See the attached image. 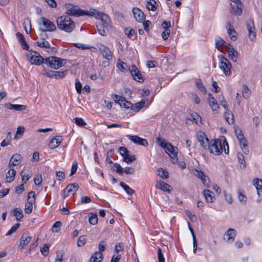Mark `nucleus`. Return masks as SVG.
<instances>
[{
    "label": "nucleus",
    "mask_w": 262,
    "mask_h": 262,
    "mask_svg": "<svg viewBox=\"0 0 262 262\" xmlns=\"http://www.w3.org/2000/svg\"><path fill=\"white\" fill-rule=\"evenodd\" d=\"M207 149L210 153L216 156L220 155L223 150L226 154H228L229 152V145L225 137L223 139L211 140Z\"/></svg>",
    "instance_id": "f257e3e1"
},
{
    "label": "nucleus",
    "mask_w": 262,
    "mask_h": 262,
    "mask_svg": "<svg viewBox=\"0 0 262 262\" xmlns=\"http://www.w3.org/2000/svg\"><path fill=\"white\" fill-rule=\"evenodd\" d=\"M156 143L163 148L165 152L170 157L171 162L176 164L178 162L177 154L178 148L174 147L172 144L166 141V140L158 137L156 139Z\"/></svg>",
    "instance_id": "f03ea898"
},
{
    "label": "nucleus",
    "mask_w": 262,
    "mask_h": 262,
    "mask_svg": "<svg viewBox=\"0 0 262 262\" xmlns=\"http://www.w3.org/2000/svg\"><path fill=\"white\" fill-rule=\"evenodd\" d=\"M58 28L66 32L70 33L75 29V25L73 20L68 16L62 15L56 19Z\"/></svg>",
    "instance_id": "7ed1b4c3"
},
{
    "label": "nucleus",
    "mask_w": 262,
    "mask_h": 262,
    "mask_svg": "<svg viewBox=\"0 0 262 262\" xmlns=\"http://www.w3.org/2000/svg\"><path fill=\"white\" fill-rule=\"evenodd\" d=\"M44 63L49 68L57 70L64 66L66 60L55 56H50L45 58Z\"/></svg>",
    "instance_id": "20e7f679"
},
{
    "label": "nucleus",
    "mask_w": 262,
    "mask_h": 262,
    "mask_svg": "<svg viewBox=\"0 0 262 262\" xmlns=\"http://www.w3.org/2000/svg\"><path fill=\"white\" fill-rule=\"evenodd\" d=\"M82 16L86 15L89 16L95 17L99 19H103L107 23L108 21V16L102 12L97 10L95 9H91L89 11H85L82 10Z\"/></svg>",
    "instance_id": "39448f33"
},
{
    "label": "nucleus",
    "mask_w": 262,
    "mask_h": 262,
    "mask_svg": "<svg viewBox=\"0 0 262 262\" xmlns=\"http://www.w3.org/2000/svg\"><path fill=\"white\" fill-rule=\"evenodd\" d=\"M40 30L43 32H53L56 30L55 24L48 18L42 17L39 19Z\"/></svg>",
    "instance_id": "423d86ee"
},
{
    "label": "nucleus",
    "mask_w": 262,
    "mask_h": 262,
    "mask_svg": "<svg viewBox=\"0 0 262 262\" xmlns=\"http://www.w3.org/2000/svg\"><path fill=\"white\" fill-rule=\"evenodd\" d=\"M220 68L223 70L226 76H230L231 74V64L228 59L224 56L220 57Z\"/></svg>",
    "instance_id": "0eeeda50"
},
{
    "label": "nucleus",
    "mask_w": 262,
    "mask_h": 262,
    "mask_svg": "<svg viewBox=\"0 0 262 262\" xmlns=\"http://www.w3.org/2000/svg\"><path fill=\"white\" fill-rule=\"evenodd\" d=\"M35 194L34 191H30L28 194V199L25 207V211L27 214H30L32 211L33 205L35 203Z\"/></svg>",
    "instance_id": "6e6552de"
},
{
    "label": "nucleus",
    "mask_w": 262,
    "mask_h": 262,
    "mask_svg": "<svg viewBox=\"0 0 262 262\" xmlns=\"http://www.w3.org/2000/svg\"><path fill=\"white\" fill-rule=\"evenodd\" d=\"M234 132L241 146L242 147L243 151L245 154H247V152L248 151L247 149V141L244 137L242 130L239 128H236Z\"/></svg>",
    "instance_id": "1a4fd4ad"
},
{
    "label": "nucleus",
    "mask_w": 262,
    "mask_h": 262,
    "mask_svg": "<svg viewBox=\"0 0 262 262\" xmlns=\"http://www.w3.org/2000/svg\"><path fill=\"white\" fill-rule=\"evenodd\" d=\"M28 58L31 64L39 66L45 62V59L38 53L35 51L30 52L28 55Z\"/></svg>",
    "instance_id": "9d476101"
},
{
    "label": "nucleus",
    "mask_w": 262,
    "mask_h": 262,
    "mask_svg": "<svg viewBox=\"0 0 262 262\" xmlns=\"http://www.w3.org/2000/svg\"><path fill=\"white\" fill-rule=\"evenodd\" d=\"M196 138L200 146L204 149H207L210 142L207 136L203 131L200 130L196 133Z\"/></svg>",
    "instance_id": "9b49d317"
},
{
    "label": "nucleus",
    "mask_w": 262,
    "mask_h": 262,
    "mask_svg": "<svg viewBox=\"0 0 262 262\" xmlns=\"http://www.w3.org/2000/svg\"><path fill=\"white\" fill-rule=\"evenodd\" d=\"M100 22L96 25L98 33L102 36H105L108 32V28L110 27L111 19L108 17V21L105 23L103 19H100Z\"/></svg>",
    "instance_id": "f8f14e48"
},
{
    "label": "nucleus",
    "mask_w": 262,
    "mask_h": 262,
    "mask_svg": "<svg viewBox=\"0 0 262 262\" xmlns=\"http://www.w3.org/2000/svg\"><path fill=\"white\" fill-rule=\"evenodd\" d=\"M66 9V14L75 16H82V10L78 8L76 6H73L71 4H68L65 5Z\"/></svg>",
    "instance_id": "ddd939ff"
},
{
    "label": "nucleus",
    "mask_w": 262,
    "mask_h": 262,
    "mask_svg": "<svg viewBox=\"0 0 262 262\" xmlns=\"http://www.w3.org/2000/svg\"><path fill=\"white\" fill-rule=\"evenodd\" d=\"M129 71L135 80L139 82L144 81V78L142 76L141 72L135 65H132L129 69Z\"/></svg>",
    "instance_id": "4468645a"
},
{
    "label": "nucleus",
    "mask_w": 262,
    "mask_h": 262,
    "mask_svg": "<svg viewBox=\"0 0 262 262\" xmlns=\"http://www.w3.org/2000/svg\"><path fill=\"white\" fill-rule=\"evenodd\" d=\"M79 186L77 183L70 184L63 190V197L66 198L71 194H74L78 190Z\"/></svg>",
    "instance_id": "2eb2a0df"
},
{
    "label": "nucleus",
    "mask_w": 262,
    "mask_h": 262,
    "mask_svg": "<svg viewBox=\"0 0 262 262\" xmlns=\"http://www.w3.org/2000/svg\"><path fill=\"white\" fill-rule=\"evenodd\" d=\"M193 173L194 175L200 179L203 184L206 187H209V180L207 176H205L204 173L199 169H195Z\"/></svg>",
    "instance_id": "dca6fc26"
},
{
    "label": "nucleus",
    "mask_w": 262,
    "mask_h": 262,
    "mask_svg": "<svg viewBox=\"0 0 262 262\" xmlns=\"http://www.w3.org/2000/svg\"><path fill=\"white\" fill-rule=\"evenodd\" d=\"M97 47L100 53L102 55L104 58H106L108 60L112 59L113 54L107 47L101 43H99L97 45Z\"/></svg>",
    "instance_id": "f3484780"
},
{
    "label": "nucleus",
    "mask_w": 262,
    "mask_h": 262,
    "mask_svg": "<svg viewBox=\"0 0 262 262\" xmlns=\"http://www.w3.org/2000/svg\"><path fill=\"white\" fill-rule=\"evenodd\" d=\"M208 101L209 106L211 108L213 114H217L220 106L216 100L211 94H208Z\"/></svg>",
    "instance_id": "a211bd4d"
},
{
    "label": "nucleus",
    "mask_w": 262,
    "mask_h": 262,
    "mask_svg": "<svg viewBox=\"0 0 262 262\" xmlns=\"http://www.w3.org/2000/svg\"><path fill=\"white\" fill-rule=\"evenodd\" d=\"M114 100L116 102L118 103L121 106L125 108H129L133 106V104L132 103L126 100L125 98L122 96L115 95L114 96Z\"/></svg>",
    "instance_id": "6ab92c4d"
},
{
    "label": "nucleus",
    "mask_w": 262,
    "mask_h": 262,
    "mask_svg": "<svg viewBox=\"0 0 262 262\" xmlns=\"http://www.w3.org/2000/svg\"><path fill=\"white\" fill-rule=\"evenodd\" d=\"M127 137L129 140L136 144L141 145L145 147L148 146V145L146 139L141 138L138 136L127 135Z\"/></svg>",
    "instance_id": "aec40b11"
},
{
    "label": "nucleus",
    "mask_w": 262,
    "mask_h": 262,
    "mask_svg": "<svg viewBox=\"0 0 262 262\" xmlns=\"http://www.w3.org/2000/svg\"><path fill=\"white\" fill-rule=\"evenodd\" d=\"M132 12L135 19L138 22H142L145 19V15L144 12L139 8L134 7L133 8Z\"/></svg>",
    "instance_id": "412c9836"
},
{
    "label": "nucleus",
    "mask_w": 262,
    "mask_h": 262,
    "mask_svg": "<svg viewBox=\"0 0 262 262\" xmlns=\"http://www.w3.org/2000/svg\"><path fill=\"white\" fill-rule=\"evenodd\" d=\"M247 28L249 33V37L251 41H254L256 38L255 28L254 23L251 20L247 22Z\"/></svg>",
    "instance_id": "4be33fe9"
},
{
    "label": "nucleus",
    "mask_w": 262,
    "mask_h": 262,
    "mask_svg": "<svg viewBox=\"0 0 262 262\" xmlns=\"http://www.w3.org/2000/svg\"><path fill=\"white\" fill-rule=\"evenodd\" d=\"M228 54L229 57L233 61V62H236L237 60V52L234 49V48L231 46L230 44H228V45H226V49Z\"/></svg>",
    "instance_id": "5701e85b"
},
{
    "label": "nucleus",
    "mask_w": 262,
    "mask_h": 262,
    "mask_svg": "<svg viewBox=\"0 0 262 262\" xmlns=\"http://www.w3.org/2000/svg\"><path fill=\"white\" fill-rule=\"evenodd\" d=\"M23 158L19 154H14L10 158L9 162V166L10 167L15 166L19 165L22 162Z\"/></svg>",
    "instance_id": "b1692460"
},
{
    "label": "nucleus",
    "mask_w": 262,
    "mask_h": 262,
    "mask_svg": "<svg viewBox=\"0 0 262 262\" xmlns=\"http://www.w3.org/2000/svg\"><path fill=\"white\" fill-rule=\"evenodd\" d=\"M242 7L243 6L241 2L240 4H231L230 12L234 15H240L242 13Z\"/></svg>",
    "instance_id": "393cba45"
},
{
    "label": "nucleus",
    "mask_w": 262,
    "mask_h": 262,
    "mask_svg": "<svg viewBox=\"0 0 262 262\" xmlns=\"http://www.w3.org/2000/svg\"><path fill=\"white\" fill-rule=\"evenodd\" d=\"M156 187L164 192L170 193L171 192V186L167 183L161 181V180L157 181Z\"/></svg>",
    "instance_id": "a878e982"
},
{
    "label": "nucleus",
    "mask_w": 262,
    "mask_h": 262,
    "mask_svg": "<svg viewBox=\"0 0 262 262\" xmlns=\"http://www.w3.org/2000/svg\"><path fill=\"white\" fill-rule=\"evenodd\" d=\"M236 235V231L235 229L230 228L225 234L224 239L228 242H232Z\"/></svg>",
    "instance_id": "bb28decb"
},
{
    "label": "nucleus",
    "mask_w": 262,
    "mask_h": 262,
    "mask_svg": "<svg viewBox=\"0 0 262 262\" xmlns=\"http://www.w3.org/2000/svg\"><path fill=\"white\" fill-rule=\"evenodd\" d=\"M62 141V138L61 136L55 137L51 140L49 144V147L51 149H54L60 145Z\"/></svg>",
    "instance_id": "cd10ccee"
},
{
    "label": "nucleus",
    "mask_w": 262,
    "mask_h": 262,
    "mask_svg": "<svg viewBox=\"0 0 262 262\" xmlns=\"http://www.w3.org/2000/svg\"><path fill=\"white\" fill-rule=\"evenodd\" d=\"M31 237L29 235V233H24L20 238V242L19 245V248L23 249L31 241Z\"/></svg>",
    "instance_id": "c85d7f7f"
},
{
    "label": "nucleus",
    "mask_w": 262,
    "mask_h": 262,
    "mask_svg": "<svg viewBox=\"0 0 262 262\" xmlns=\"http://www.w3.org/2000/svg\"><path fill=\"white\" fill-rule=\"evenodd\" d=\"M16 35L23 48L24 50H28L29 48V46L27 43L24 35L20 32H17Z\"/></svg>",
    "instance_id": "c756f323"
},
{
    "label": "nucleus",
    "mask_w": 262,
    "mask_h": 262,
    "mask_svg": "<svg viewBox=\"0 0 262 262\" xmlns=\"http://www.w3.org/2000/svg\"><path fill=\"white\" fill-rule=\"evenodd\" d=\"M227 27V33L230 37L231 39L232 40H235L237 38V33L233 28V27L230 22H228Z\"/></svg>",
    "instance_id": "7c9ffc66"
},
{
    "label": "nucleus",
    "mask_w": 262,
    "mask_h": 262,
    "mask_svg": "<svg viewBox=\"0 0 262 262\" xmlns=\"http://www.w3.org/2000/svg\"><path fill=\"white\" fill-rule=\"evenodd\" d=\"M103 259V254L100 252H95L91 256L90 262H101Z\"/></svg>",
    "instance_id": "2f4dec72"
},
{
    "label": "nucleus",
    "mask_w": 262,
    "mask_h": 262,
    "mask_svg": "<svg viewBox=\"0 0 262 262\" xmlns=\"http://www.w3.org/2000/svg\"><path fill=\"white\" fill-rule=\"evenodd\" d=\"M253 184L257 190L258 195L262 197V191H259V189H262V179L256 178L253 180Z\"/></svg>",
    "instance_id": "473e14b6"
},
{
    "label": "nucleus",
    "mask_w": 262,
    "mask_h": 262,
    "mask_svg": "<svg viewBox=\"0 0 262 262\" xmlns=\"http://www.w3.org/2000/svg\"><path fill=\"white\" fill-rule=\"evenodd\" d=\"M146 7L148 10L155 11L158 8V4L155 0H148L147 1Z\"/></svg>",
    "instance_id": "72a5a7b5"
},
{
    "label": "nucleus",
    "mask_w": 262,
    "mask_h": 262,
    "mask_svg": "<svg viewBox=\"0 0 262 262\" xmlns=\"http://www.w3.org/2000/svg\"><path fill=\"white\" fill-rule=\"evenodd\" d=\"M6 106L7 108L9 110H12L15 111H21L23 110H25L26 108V106L24 105L20 104H12L11 103H7L6 104Z\"/></svg>",
    "instance_id": "f704fd0d"
},
{
    "label": "nucleus",
    "mask_w": 262,
    "mask_h": 262,
    "mask_svg": "<svg viewBox=\"0 0 262 262\" xmlns=\"http://www.w3.org/2000/svg\"><path fill=\"white\" fill-rule=\"evenodd\" d=\"M13 214L17 221H20L24 217L23 210L20 208H16L13 210Z\"/></svg>",
    "instance_id": "c9c22d12"
},
{
    "label": "nucleus",
    "mask_w": 262,
    "mask_h": 262,
    "mask_svg": "<svg viewBox=\"0 0 262 262\" xmlns=\"http://www.w3.org/2000/svg\"><path fill=\"white\" fill-rule=\"evenodd\" d=\"M117 68L122 72H126L129 70L130 67L124 62L119 60L117 63Z\"/></svg>",
    "instance_id": "e433bc0d"
},
{
    "label": "nucleus",
    "mask_w": 262,
    "mask_h": 262,
    "mask_svg": "<svg viewBox=\"0 0 262 262\" xmlns=\"http://www.w3.org/2000/svg\"><path fill=\"white\" fill-rule=\"evenodd\" d=\"M16 174V171L14 169H10L6 174L7 182L10 183L14 180Z\"/></svg>",
    "instance_id": "4c0bfd02"
},
{
    "label": "nucleus",
    "mask_w": 262,
    "mask_h": 262,
    "mask_svg": "<svg viewBox=\"0 0 262 262\" xmlns=\"http://www.w3.org/2000/svg\"><path fill=\"white\" fill-rule=\"evenodd\" d=\"M225 118L229 124H232L234 123L233 115L228 110H227L225 113Z\"/></svg>",
    "instance_id": "58836bf2"
},
{
    "label": "nucleus",
    "mask_w": 262,
    "mask_h": 262,
    "mask_svg": "<svg viewBox=\"0 0 262 262\" xmlns=\"http://www.w3.org/2000/svg\"><path fill=\"white\" fill-rule=\"evenodd\" d=\"M36 44L37 46L40 48L46 49H50L51 48L49 42L45 39H42L41 40L36 42Z\"/></svg>",
    "instance_id": "ea45409f"
},
{
    "label": "nucleus",
    "mask_w": 262,
    "mask_h": 262,
    "mask_svg": "<svg viewBox=\"0 0 262 262\" xmlns=\"http://www.w3.org/2000/svg\"><path fill=\"white\" fill-rule=\"evenodd\" d=\"M120 185L128 195H131L135 193V191L132 189L129 186L127 185L124 182H120Z\"/></svg>",
    "instance_id": "a19ab883"
},
{
    "label": "nucleus",
    "mask_w": 262,
    "mask_h": 262,
    "mask_svg": "<svg viewBox=\"0 0 262 262\" xmlns=\"http://www.w3.org/2000/svg\"><path fill=\"white\" fill-rule=\"evenodd\" d=\"M157 174L163 179H167L168 178V172L162 168H159L157 170Z\"/></svg>",
    "instance_id": "79ce46f5"
},
{
    "label": "nucleus",
    "mask_w": 262,
    "mask_h": 262,
    "mask_svg": "<svg viewBox=\"0 0 262 262\" xmlns=\"http://www.w3.org/2000/svg\"><path fill=\"white\" fill-rule=\"evenodd\" d=\"M89 222L91 225H96L98 222L97 214L90 213L89 215Z\"/></svg>",
    "instance_id": "37998d69"
},
{
    "label": "nucleus",
    "mask_w": 262,
    "mask_h": 262,
    "mask_svg": "<svg viewBox=\"0 0 262 262\" xmlns=\"http://www.w3.org/2000/svg\"><path fill=\"white\" fill-rule=\"evenodd\" d=\"M242 95L243 97L246 99L248 98L251 95V91L246 84L242 85Z\"/></svg>",
    "instance_id": "c03bdc74"
},
{
    "label": "nucleus",
    "mask_w": 262,
    "mask_h": 262,
    "mask_svg": "<svg viewBox=\"0 0 262 262\" xmlns=\"http://www.w3.org/2000/svg\"><path fill=\"white\" fill-rule=\"evenodd\" d=\"M146 100L144 99H142L141 101L136 103L135 105L133 106V110L136 112H138L139 110H140L142 108L144 107V106L145 104Z\"/></svg>",
    "instance_id": "a18cd8bd"
},
{
    "label": "nucleus",
    "mask_w": 262,
    "mask_h": 262,
    "mask_svg": "<svg viewBox=\"0 0 262 262\" xmlns=\"http://www.w3.org/2000/svg\"><path fill=\"white\" fill-rule=\"evenodd\" d=\"M211 191L208 189L204 190L203 191L204 196L208 203H212L213 202V196L211 195Z\"/></svg>",
    "instance_id": "49530a36"
},
{
    "label": "nucleus",
    "mask_w": 262,
    "mask_h": 262,
    "mask_svg": "<svg viewBox=\"0 0 262 262\" xmlns=\"http://www.w3.org/2000/svg\"><path fill=\"white\" fill-rule=\"evenodd\" d=\"M25 127L23 126H19L17 128L16 134L14 136V139L17 140L19 139L23 135L25 132Z\"/></svg>",
    "instance_id": "de8ad7c7"
},
{
    "label": "nucleus",
    "mask_w": 262,
    "mask_h": 262,
    "mask_svg": "<svg viewBox=\"0 0 262 262\" xmlns=\"http://www.w3.org/2000/svg\"><path fill=\"white\" fill-rule=\"evenodd\" d=\"M228 43H226V42L222 38H219L218 40H216L215 46L216 48L220 50L222 47H224L226 49V45H228Z\"/></svg>",
    "instance_id": "09e8293b"
},
{
    "label": "nucleus",
    "mask_w": 262,
    "mask_h": 262,
    "mask_svg": "<svg viewBox=\"0 0 262 262\" xmlns=\"http://www.w3.org/2000/svg\"><path fill=\"white\" fill-rule=\"evenodd\" d=\"M20 175L21 180L24 183H26L31 177V175L29 173H27L25 170L21 171Z\"/></svg>",
    "instance_id": "8fccbe9b"
},
{
    "label": "nucleus",
    "mask_w": 262,
    "mask_h": 262,
    "mask_svg": "<svg viewBox=\"0 0 262 262\" xmlns=\"http://www.w3.org/2000/svg\"><path fill=\"white\" fill-rule=\"evenodd\" d=\"M195 84H196L197 88L199 89V90L200 91H201L203 93H204L205 94H206L207 90H206L205 87L204 86V85H203V83L201 81V80H198L196 82Z\"/></svg>",
    "instance_id": "3c124183"
},
{
    "label": "nucleus",
    "mask_w": 262,
    "mask_h": 262,
    "mask_svg": "<svg viewBox=\"0 0 262 262\" xmlns=\"http://www.w3.org/2000/svg\"><path fill=\"white\" fill-rule=\"evenodd\" d=\"M61 226V223L60 221H57L54 223L52 228V231L54 233L58 232Z\"/></svg>",
    "instance_id": "603ef678"
},
{
    "label": "nucleus",
    "mask_w": 262,
    "mask_h": 262,
    "mask_svg": "<svg viewBox=\"0 0 262 262\" xmlns=\"http://www.w3.org/2000/svg\"><path fill=\"white\" fill-rule=\"evenodd\" d=\"M191 117L195 121L196 124H200L201 123V117L197 113H193L191 114Z\"/></svg>",
    "instance_id": "864d4df0"
},
{
    "label": "nucleus",
    "mask_w": 262,
    "mask_h": 262,
    "mask_svg": "<svg viewBox=\"0 0 262 262\" xmlns=\"http://www.w3.org/2000/svg\"><path fill=\"white\" fill-rule=\"evenodd\" d=\"M237 158L238 159V161L241 165V167H242L243 168H245L246 167V162H245L243 155L241 153H238L237 154Z\"/></svg>",
    "instance_id": "5fc2aeb1"
},
{
    "label": "nucleus",
    "mask_w": 262,
    "mask_h": 262,
    "mask_svg": "<svg viewBox=\"0 0 262 262\" xmlns=\"http://www.w3.org/2000/svg\"><path fill=\"white\" fill-rule=\"evenodd\" d=\"M20 227V224L16 223L13 226H12L11 229L7 232L6 235L8 236L12 234L13 232L16 231L18 228Z\"/></svg>",
    "instance_id": "6e6d98bb"
},
{
    "label": "nucleus",
    "mask_w": 262,
    "mask_h": 262,
    "mask_svg": "<svg viewBox=\"0 0 262 262\" xmlns=\"http://www.w3.org/2000/svg\"><path fill=\"white\" fill-rule=\"evenodd\" d=\"M124 161L127 163H130L135 160V157L133 155H130L128 153L126 156L123 157Z\"/></svg>",
    "instance_id": "4d7b16f0"
},
{
    "label": "nucleus",
    "mask_w": 262,
    "mask_h": 262,
    "mask_svg": "<svg viewBox=\"0 0 262 262\" xmlns=\"http://www.w3.org/2000/svg\"><path fill=\"white\" fill-rule=\"evenodd\" d=\"M86 243V237L84 235L80 236L77 241V246L81 247L84 245Z\"/></svg>",
    "instance_id": "13d9d810"
},
{
    "label": "nucleus",
    "mask_w": 262,
    "mask_h": 262,
    "mask_svg": "<svg viewBox=\"0 0 262 262\" xmlns=\"http://www.w3.org/2000/svg\"><path fill=\"white\" fill-rule=\"evenodd\" d=\"M67 73V71H56L55 74V78H62L64 77Z\"/></svg>",
    "instance_id": "bf43d9fd"
},
{
    "label": "nucleus",
    "mask_w": 262,
    "mask_h": 262,
    "mask_svg": "<svg viewBox=\"0 0 262 262\" xmlns=\"http://www.w3.org/2000/svg\"><path fill=\"white\" fill-rule=\"evenodd\" d=\"M75 122L79 126H84L86 124V122L81 118H76Z\"/></svg>",
    "instance_id": "052dcab7"
},
{
    "label": "nucleus",
    "mask_w": 262,
    "mask_h": 262,
    "mask_svg": "<svg viewBox=\"0 0 262 262\" xmlns=\"http://www.w3.org/2000/svg\"><path fill=\"white\" fill-rule=\"evenodd\" d=\"M75 89L78 94H80L81 93L82 84L78 79L75 80Z\"/></svg>",
    "instance_id": "680f3d73"
},
{
    "label": "nucleus",
    "mask_w": 262,
    "mask_h": 262,
    "mask_svg": "<svg viewBox=\"0 0 262 262\" xmlns=\"http://www.w3.org/2000/svg\"><path fill=\"white\" fill-rule=\"evenodd\" d=\"M185 213L187 214V215L188 216V217L192 222L196 221V216L195 215L193 214L190 211L186 210H185Z\"/></svg>",
    "instance_id": "e2e57ef3"
},
{
    "label": "nucleus",
    "mask_w": 262,
    "mask_h": 262,
    "mask_svg": "<svg viewBox=\"0 0 262 262\" xmlns=\"http://www.w3.org/2000/svg\"><path fill=\"white\" fill-rule=\"evenodd\" d=\"M56 176L58 181L63 180L65 178L64 173L62 171H57L56 172Z\"/></svg>",
    "instance_id": "0e129e2a"
},
{
    "label": "nucleus",
    "mask_w": 262,
    "mask_h": 262,
    "mask_svg": "<svg viewBox=\"0 0 262 262\" xmlns=\"http://www.w3.org/2000/svg\"><path fill=\"white\" fill-rule=\"evenodd\" d=\"M55 72L56 71L45 70L43 74L48 77L55 78Z\"/></svg>",
    "instance_id": "69168bd1"
},
{
    "label": "nucleus",
    "mask_w": 262,
    "mask_h": 262,
    "mask_svg": "<svg viewBox=\"0 0 262 262\" xmlns=\"http://www.w3.org/2000/svg\"><path fill=\"white\" fill-rule=\"evenodd\" d=\"M170 34V31L169 29H164L162 33V37L164 40L167 39Z\"/></svg>",
    "instance_id": "338daca9"
},
{
    "label": "nucleus",
    "mask_w": 262,
    "mask_h": 262,
    "mask_svg": "<svg viewBox=\"0 0 262 262\" xmlns=\"http://www.w3.org/2000/svg\"><path fill=\"white\" fill-rule=\"evenodd\" d=\"M49 247L45 244L43 247L40 249V252L44 256H47L49 254Z\"/></svg>",
    "instance_id": "774afa93"
}]
</instances>
